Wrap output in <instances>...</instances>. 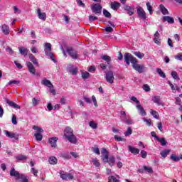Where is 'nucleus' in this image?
Here are the masks:
<instances>
[{
  "mask_svg": "<svg viewBox=\"0 0 182 182\" xmlns=\"http://www.w3.org/2000/svg\"><path fill=\"white\" fill-rule=\"evenodd\" d=\"M19 52L21 55H23L24 56H26V55H28V48L25 47H21L19 48Z\"/></svg>",
  "mask_w": 182,
  "mask_h": 182,
  "instance_id": "28",
  "label": "nucleus"
},
{
  "mask_svg": "<svg viewBox=\"0 0 182 182\" xmlns=\"http://www.w3.org/2000/svg\"><path fill=\"white\" fill-rule=\"evenodd\" d=\"M60 103L62 105H66V97H62L60 100Z\"/></svg>",
  "mask_w": 182,
  "mask_h": 182,
  "instance_id": "61",
  "label": "nucleus"
},
{
  "mask_svg": "<svg viewBox=\"0 0 182 182\" xmlns=\"http://www.w3.org/2000/svg\"><path fill=\"white\" fill-rule=\"evenodd\" d=\"M144 170L150 174H153V168L151 167H148L146 166H144Z\"/></svg>",
  "mask_w": 182,
  "mask_h": 182,
  "instance_id": "39",
  "label": "nucleus"
},
{
  "mask_svg": "<svg viewBox=\"0 0 182 182\" xmlns=\"http://www.w3.org/2000/svg\"><path fill=\"white\" fill-rule=\"evenodd\" d=\"M67 53L72 58V59H79V53L72 47H69L66 50Z\"/></svg>",
  "mask_w": 182,
  "mask_h": 182,
  "instance_id": "3",
  "label": "nucleus"
},
{
  "mask_svg": "<svg viewBox=\"0 0 182 182\" xmlns=\"http://www.w3.org/2000/svg\"><path fill=\"white\" fill-rule=\"evenodd\" d=\"M41 84L44 85V86H46L47 87H53V85L50 82V80L48 79H43L41 81Z\"/></svg>",
  "mask_w": 182,
  "mask_h": 182,
  "instance_id": "18",
  "label": "nucleus"
},
{
  "mask_svg": "<svg viewBox=\"0 0 182 182\" xmlns=\"http://www.w3.org/2000/svg\"><path fill=\"white\" fill-rule=\"evenodd\" d=\"M28 58L33 63V65H36L38 68H39V63H38V59L35 58V55L33 54H29Z\"/></svg>",
  "mask_w": 182,
  "mask_h": 182,
  "instance_id": "19",
  "label": "nucleus"
},
{
  "mask_svg": "<svg viewBox=\"0 0 182 182\" xmlns=\"http://www.w3.org/2000/svg\"><path fill=\"white\" fill-rule=\"evenodd\" d=\"M143 89L145 90V92H150V86H149L147 84L144 85Z\"/></svg>",
  "mask_w": 182,
  "mask_h": 182,
  "instance_id": "57",
  "label": "nucleus"
},
{
  "mask_svg": "<svg viewBox=\"0 0 182 182\" xmlns=\"http://www.w3.org/2000/svg\"><path fill=\"white\" fill-rule=\"evenodd\" d=\"M6 52H9V53L10 55H12L14 53V50H12V48H11V47H7L6 48Z\"/></svg>",
  "mask_w": 182,
  "mask_h": 182,
  "instance_id": "63",
  "label": "nucleus"
},
{
  "mask_svg": "<svg viewBox=\"0 0 182 182\" xmlns=\"http://www.w3.org/2000/svg\"><path fill=\"white\" fill-rule=\"evenodd\" d=\"M11 122L13 124H15V125L18 124V121H16V116L15 115L12 116Z\"/></svg>",
  "mask_w": 182,
  "mask_h": 182,
  "instance_id": "55",
  "label": "nucleus"
},
{
  "mask_svg": "<svg viewBox=\"0 0 182 182\" xmlns=\"http://www.w3.org/2000/svg\"><path fill=\"white\" fill-rule=\"evenodd\" d=\"M103 15L105 16V18H110V16H112V14H110V12H109L106 9L103 10Z\"/></svg>",
  "mask_w": 182,
  "mask_h": 182,
  "instance_id": "46",
  "label": "nucleus"
},
{
  "mask_svg": "<svg viewBox=\"0 0 182 182\" xmlns=\"http://www.w3.org/2000/svg\"><path fill=\"white\" fill-rule=\"evenodd\" d=\"M77 68H72L69 69V72L71 75H77Z\"/></svg>",
  "mask_w": 182,
  "mask_h": 182,
  "instance_id": "37",
  "label": "nucleus"
},
{
  "mask_svg": "<svg viewBox=\"0 0 182 182\" xmlns=\"http://www.w3.org/2000/svg\"><path fill=\"white\" fill-rule=\"evenodd\" d=\"M136 14L141 19H146L147 18L146 11H144V9L140 6L136 8Z\"/></svg>",
  "mask_w": 182,
  "mask_h": 182,
  "instance_id": "6",
  "label": "nucleus"
},
{
  "mask_svg": "<svg viewBox=\"0 0 182 182\" xmlns=\"http://www.w3.org/2000/svg\"><path fill=\"white\" fill-rule=\"evenodd\" d=\"M77 4L78 6H82V8H85V4L81 0H77Z\"/></svg>",
  "mask_w": 182,
  "mask_h": 182,
  "instance_id": "59",
  "label": "nucleus"
},
{
  "mask_svg": "<svg viewBox=\"0 0 182 182\" xmlns=\"http://www.w3.org/2000/svg\"><path fill=\"white\" fill-rule=\"evenodd\" d=\"M10 176L11 177H15L16 180H18V178H19V176H21V173H19V172L16 171L15 170V168H11V169L10 171Z\"/></svg>",
  "mask_w": 182,
  "mask_h": 182,
  "instance_id": "12",
  "label": "nucleus"
},
{
  "mask_svg": "<svg viewBox=\"0 0 182 182\" xmlns=\"http://www.w3.org/2000/svg\"><path fill=\"white\" fill-rule=\"evenodd\" d=\"M17 180H19L20 182H28V176H26L25 174L21 173V175L18 176V178Z\"/></svg>",
  "mask_w": 182,
  "mask_h": 182,
  "instance_id": "23",
  "label": "nucleus"
},
{
  "mask_svg": "<svg viewBox=\"0 0 182 182\" xmlns=\"http://www.w3.org/2000/svg\"><path fill=\"white\" fill-rule=\"evenodd\" d=\"M128 149L129 151H130V153H132V154H139V153H140V149L134 148L132 146H129Z\"/></svg>",
  "mask_w": 182,
  "mask_h": 182,
  "instance_id": "20",
  "label": "nucleus"
},
{
  "mask_svg": "<svg viewBox=\"0 0 182 182\" xmlns=\"http://www.w3.org/2000/svg\"><path fill=\"white\" fill-rule=\"evenodd\" d=\"M150 113L151 115H153L154 119H159V112H157L156 111H154L153 109H151Z\"/></svg>",
  "mask_w": 182,
  "mask_h": 182,
  "instance_id": "36",
  "label": "nucleus"
},
{
  "mask_svg": "<svg viewBox=\"0 0 182 182\" xmlns=\"http://www.w3.org/2000/svg\"><path fill=\"white\" fill-rule=\"evenodd\" d=\"M175 59H176V60L182 61V53H178L176 55H175Z\"/></svg>",
  "mask_w": 182,
  "mask_h": 182,
  "instance_id": "58",
  "label": "nucleus"
},
{
  "mask_svg": "<svg viewBox=\"0 0 182 182\" xmlns=\"http://www.w3.org/2000/svg\"><path fill=\"white\" fill-rule=\"evenodd\" d=\"M105 79L108 83H110L111 85L114 82V74L113 73V71H109L105 74Z\"/></svg>",
  "mask_w": 182,
  "mask_h": 182,
  "instance_id": "4",
  "label": "nucleus"
},
{
  "mask_svg": "<svg viewBox=\"0 0 182 182\" xmlns=\"http://www.w3.org/2000/svg\"><path fill=\"white\" fill-rule=\"evenodd\" d=\"M132 133H133V131L132 130V127H129L127 128V130L124 132V135L126 136H130V134H132Z\"/></svg>",
  "mask_w": 182,
  "mask_h": 182,
  "instance_id": "43",
  "label": "nucleus"
},
{
  "mask_svg": "<svg viewBox=\"0 0 182 182\" xmlns=\"http://www.w3.org/2000/svg\"><path fill=\"white\" fill-rule=\"evenodd\" d=\"M33 129L36 130L38 133H43V129L36 125L33 126Z\"/></svg>",
  "mask_w": 182,
  "mask_h": 182,
  "instance_id": "40",
  "label": "nucleus"
},
{
  "mask_svg": "<svg viewBox=\"0 0 182 182\" xmlns=\"http://www.w3.org/2000/svg\"><path fill=\"white\" fill-rule=\"evenodd\" d=\"M134 55H135L136 58H139V59H143V58H144V53H140V51L134 52Z\"/></svg>",
  "mask_w": 182,
  "mask_h": 182,
  "instance_id": "31",
  "label": "nucleus"
},
{
  "mask_svg": "<svg viewBox=\"0 0 182 182\" xmlns=\"http://www.w3.org/2000/svg\"><path fill=\"white\" fill-rule=\"evenodd\" d=\"M102 160L104 163H107V161H109V154H104Z\"/></svg>",
  "mask_w": 182,
  "mask_h": 182,
  "instance_id": "51",
  "label": "nucleus"
},
{
  "mask_svg": "<svg viewBox=\"0 0 182 182\" xmlns=\"http://www.w3.org/2000/svg\"><path fill=\"white\" fill-rule=\"evenodd\" d=\"M37 15L38 18L39 19H41V21H46V13H42L41 11V9H37Z\"/></svg>",
  "mask_w": 182,
  "mask_h": 182,
  "instance_id": "11",
  "label": "nucleus"
},
{
  "mask_svg": "<svg viewBox=\"0 0 182 182\" xmlns=\"http://www.w3.org/2000/svg\"><path fill=\"white\" fill-rule=\"evenodd\" d=\"M92 163L95 167H99L100 166V163H99V161L96 159L92 160Z\"/></svg>",
  "mask_w": 182,
  "mask_h": 182,
  "instance_id": "56",
  "label": "nucleus"
},
{
  "mask_svg": "<svg viewBox=\"0 0 182 182\" xmlns=\"http://www.w3.org/2000/svg\"><path fill=\"white\" fill-rule=\"evenodd\" d=\"M35 137H36V140H37V141H41L42 139H43V136L42 134H41V132H37L34 134Z\"/></svg>",
  "mask_w": 182,
  "mask_h": 182,
  "instance_id": "35",
  "label": "nucleus"
},
{
  "mask_svg": "<svg viewBox=\"0 0 182 182\" xmlns=\"http://www.w3.org/2000/svg\"><path fill=\"white\" fill-rule=\"evenodd\" d=\"M175 105H177L178 106H181V99H180V97H176L175 98Z\"/></svg>",
  "mask_w": 182,
  "mask_h": 182,
  "instance_id": "49",
  "label": "nucleus"
},
{
  "mask_svg": "<svg viewBox=\"0 0 182 182\" xmlns=\"http://www.w3.org/2000/svg\"><path fill=\"white\" fill-rule=\"evenodd\" d=\"M97 19V16H89L90 22H95V21H96Z\"/></svg>",
  "mask_w": 182,
  "mask_h": 182,
  "instance_id": "60",
  "label": "nucleus"
},
{
  "mask_svg": "<svg viewBox=\"0 0 182 182\" xmlns=\"http://www.w3.org/2000/svg\"><path fill=\"white\" fill-rule=\"evenodd\" d=\"M1 31L4 35H9L11 33V30L9 29V26L6 24H3L1 26Z\"/></svg>",
  "mask_w": 182,
  "mask_h": 182,
  "instance_id": "14",
  "label": "nucleus"
},
{
  "mask_svg": "<svg viewBox=\"0 0 182 182\" xmlns=\"http://www.w3.org/2000/svg\"><path fill=\"white\" fill-rule=\"evenodd\" d=\"M136 109L141 116H146L147 113L146 112L144 108H143V106H141V105H136Z\"/></svg>",
  "mask_w": 182,
  "mask_h": 182,
  "instance_id": "15",
  "label": "nucleus"
},
{
  "mask_svg": "<svg viewBox=\"0 0 182 182\" xmlns=\"http://www.w3.org/2000/svg\"><path fill=\"white\" fill-rule=\"evenodd\" d=\"M116 160L114 159V157L113 156H109L107 163H109V165L111 167H113V166H114V163H115Z\"/></svg>",
  "mask_w": 182,
  "mask_h": 182,
  "instance_id": "30",
  "label": "nucleus"
},
{
  "mask_svg": "<svg viewBox=\"0 0 182 182\" xmlns=\"http://www.w3.org/2000/svg\"><path fill=\"white\" fill-rule=\"evenodd\" d=\"M159 8L163 15H168V10H167V9L164 7V5L160 4Z\"/></svg>",
  "mask_w": 182,
  "mask_h": 182,
  "instance_id": "25",
  "label": "nucleus"
},
{
  "mask_svg": "<svg viewBox=\"0 0 182 182\" xmlns=\"http://www.w3.org/2000/svg\"><path fill=\"white\" fill-rule=\"evenodd\" d=\"M170 149H165L161 152V156L164 158L167 157V155L170 154Z\"/></svg>",
  "mask_w": 182,
  "mask_h": 182,
  "instance_id": "33",
  "label": "nucleus"
},
{
  "mask_svg": "<svg viewBox=\"0 0 182 182\" xmlns=\"http://www.w3.org/2000/svg\"><path fill=\"white\" fill-rule=\"evenodd\" d=\"M31 50L32 53H38V48H36V47H35L34 46H33L31 48Z\"/></svg>",
  "mask_w": 182,
  "mask_h": 182,
  "instance_id": "62",
  "label": "nucleus"
},
{
  "mask_svg": "<svg viewBox=\"0 0 182 182\" xmlns=\"http://www.w3.org/2000/svg\"><path fill=\"white\" fill-rule=\"evenodd\" d=\"M90 126L92 127V129H97V124L93 121L90 122Z\"/></svg>",
  "mask_w": 182,
  "mask_h": 182,
  "instance_id": "50",
  "label": "nucleus"
},
{
  "mask_svg": "<svg viewBox=\"0 0 182 182\" xmlns=\"http://www.w3.org/2000/svg\"><path fill=\"white\" fill-rule=\"evenodd\" d=\"M26 66L28 69V72H30L31 75H35V73H36V69L35 68V66H33V64H32V63L27 61Z\"/></svg>",
  "mask_w": 182,
  "mask_h": 182,
  "instance_id": "10",
  "label": "nucleus"
},
{
  "mask_svg": "<svg viewBox=\"0 0 182 182\" xmlns=\"http://www.w3.org/2000/svg\"><path fill=\"white\" fill-rule=\"evenodd\" d=\"M64 137H65L70 143H73V144L77 143V139L76 136L73 134V129L69 127H67L64 130Z\"/></svg>",
  "mask_w": 182,
  "mask_h": 182,
  "instance_id": "2",
  "label": "nucleus"
},
{
  "mask_svg": "<svg viewBox=\"0 0 182 182\" xmlns=\"http://www.w3.org/2000/svg\"><path fill=\"white\" fill-rule=\"evenodd\" d=\"M124 56L127 65H130L131 62L133 69L138 72V73H144V72L147 70V68L144 66V65H139L137 58L133 57L132 54L127 53Z\"/></svg>",
  "mask_w": 182,
  "mask_h": 182,
  "instance_id": "1",
  "label": "nucleus"
},
{
  "mask_svg": "<svg viewBox=\"0 0 182 182\" xmlns=\"http://www.w3.org/2000/svg\"><path fill=\"white\" fill-rule=\"evenodd\" d=\"M58 137H51L48 139V141L51 146V147H53L54 149H56L57 147V141H58Z\"/></svg>",
  "mask_w": 182,
  "mask_h": 182,
  "instance_id": "13",
  "label": "nucleus"
},
{
  "mask_svg": "<svg viewBox=\"0 0 182 182\" xmlns=\"http://www.w3.org/2000/svg\"><path fill=\"white\" fill-rule=\"evenodd\" d=\"M92 151L93 153H95V154L100 155V151L97 147H92Z\"/></svg>",
  "mask_w": 182,
  "mask_h": 182,
  "instance_id": "54",
  "label": "nucleus"
},
{
  "mask_svg": "<svg viewBox=\"0 0 182 182\" xmlns=\"http://www.w3.org/2000/svg\"><path fill=\"white\" fill-rule=\"evenodd\" d=\"M6 103H8L9 106L11 107H14V109H21V106L12 101L7 100Z\"/></svg>",
  "mask_w": 182,
  "mask_h": 182,
  "instance_id": "21",
  "label": "nucleus"
},
{
  "mask_svg": "<svg viewBox=\"0 0 182 182\" xmlns=\"http://www.w3.org/2000/svg\"><path fill=\"white\" fill-rule=\"evenodd\" d=\"M108 182H120L119 180L117 179L116 177L111 176L109 177V181Z\"/></svg>",
  "mask_w": 182,
  "mask_h": 182,
  "instance_id": "45",
  "label": "nucleus"
},
{
  "mask_svg": "<svg viewBox=\"0 0 182 182\" xmlns=\"http://www.w3.org/2000/svg\"><path fill=\"white\" fill-rule=\"evenodd\" d=\"M143 121L145 122V123H146V124L148 126H151V119H146V118H144L143 119Z\"/></svg>",
  "mask_w": 182,
  "mask_h": 182,
  "instance_id": "53",
  "label": "nucleus"
},
{
  "mask_svg": "<svg viewBox=\"0 0 182 182\" xmlns=\"http://www.w3.org/2000/svg\"><path fill=\"white\" fill-rule=\"evenodd\" d=\"M141 156L142 157V159H146V157H147V151H146L144 150H141Z\"/></svg>",
  "mask_w": 182,
  "mask_h": 182,
  "instance_id": "52",
  "label": "nucleus"
},
{
  "mask_svg": "<svg viewBox=\"0 0 182 182\" xmlns=\"http://www.w3.org/2000/svg\"><path fill=\"white\" fill-rule=\"evenodd\" d=\"M90 77V74L88 72L82 73V79H89Z\"/></svg>",
  "mask_w": 182,
  "mask_h": 182,
  "instance_id": "42",
  "label": "nucleus"
},
{
  "mask_svg": "<svg viewBox=\"0 0 182 182\" xmlns=\"http://www.w3.org/2000/svg\"><path fill=\"white\" fill-rule=\"evenodd\" d=\"M102 6L100 4H94L91 6V9L96 15H100L102 14Z\"/></svg>",
  "mask_w": 182,
  "mask_h": 182,
  "instance_id": "5",
  "label": "nucleus"
},
{
  "mask_svg": "<svg viewBox=\"0 0 182 182\" xmlns=\"http://www.w3.org/2000/svg\"><path fill=\"white\" fill-rule=\"evenodd\" d=\"M101 58L103 59V60H105V62H107V65H110V62H112V59L110 58V56L102 55Z\"/></svg>",
  "mask_w": 182,
  "mask_h": 182,
  "instance_id": "32",
  "label": "nucleus"
},
{
  "mask_svg": "<svg viewBox=\"0 0 182 182\" xmlns=\"http://www.w3.org/2000/svg\"><path fill=\"white\" fill-rule=\"evenodd\" d=\"M45 50H48V52H50V50H52V44L49 43H46L45 44Z\"/></svg>",
  "mask_w": 182,
  "mask_h": 182,
  "instance_id": "41",
  "label": "nucleus"
},
{
  "mask_svg": "<svg viewBox=\"0 0 182 182\" xmlns=\"http://www.w3.org/2000/svg\"><path fill=\"white\" fill-rule=\"evenodd\" d=\"M60 176L63 180H73L74 177L72 173H68L65 172H60Z\"/></svg>",
  "mask_w": 182,
  "mask_h": 182,
  "instance_id": "8",
  "label": "nucleus"
},
{
  "mask_svg": "<svg viewBox=\"0 0 182 182\" xmlns=\"http://www.w3.org/2000/svg\"><path fill=\"white\" fill-rule=\"evenodd\" d=\"M156 73H158V75H159V76H161V77H163V79H166V73H164V72H163L161 68H157Z\"/></svg>",
  "mask_w": 182,
  "mask_h": 182,
  "instance_id": "29",
  "label": "nucleus"
},
{
  "mask_svg": "<svg viewBox=\"0 0 182 182\" xmlns=\"http://www.w3.org/2000/svg\"><path fill=\"white\" fill-rule=\"evenodd\" d=\"M156 140L161 143V146H166L167 145V141H166V139L164 138H160L159 136H156Z\"/></svg>",
  "mask_w": 182,
  "mask_h": 182,
  "instance_id": "27",
  "label": "nucleus"
},
{
  "mask_svg": "<svg viewBox=\"0 0 182 182\" xmlns=\"http://www.w3.org/2000/svg\"><path fill=\"white\" fill-rule=\"evenodd\" d=\"M152 102L158 105V106H163V102H161V99H160V96H154L152 97Z\"/></svg>",
  "mask_w": 182,
  "mask_h": 182,
  "instance_id": "16",
  "label": "nucleus"
},
{
  "mask_svg": "<svg viewBox=\"0 0 182 182\" xmlns=\"http://www.w3.org/2000/svg\"><path fill=\"white\" fill-rule=\"evenodd\" d=\"M124 11H126L127 14L132 16V15H134V7L130 6L127 4H124L123 7Z\"/></svg>",
  "mask_w": 182,
  "mask_h": 182,
  "instance_id": "7",
  "label": "nucleus"
},
{
  "mask_svg": "<svg viewBox=\"0 0 182 182\" xmlns=\"http://www.w3.org/2000/svg\"><path fill=\"white\" fill-rule=\"evenodd\" d=\"M4 133L6 137H9V139H18V137H19V134L11 132L7 130H4Z\"/></svg>",
  "mask_w": 182,
  "mask_h": 182,
  "instance_id": "9",
  "label": "nucleus"
},
{
  "mask_svg": "<svg viewBox=\"0 0 182 182\" xmlns=\"http://www.w3.org/2000/svg\"><path fill=\"white\" fill-rule=\"evenodd\" d=\"M105 32H107L108 33H110L113 32V28L106 27L105 28Z\"/></svg>",
  "mask_w": 182,
  "mask_h": 182,
  "instance_id": "64",
  "label": "nucleus"
},
{
  "mask_svg": "<svg viewBox=\"0 0 182 182\" xmlns=\"http://www.w3.org/2000/svg\"><path fill=\"white\" fill-rule=\"evenodd\" d=\"M48 161L50 164H56V163H58V159L55 156H51L49 158Z\"/></svg>",
  "mask_w": 182,
  "mask_h": 182,
  "instance_id": "34",
  "label": "nucleus"
},
{
  "mask_svg": "<svg viewBox=\"0 0 182 182\" xmlns=\"http://www.w3.org/2000/svg\"><path fill=\"white\" fill-rule=\"evenodd\" d=\"M39 102L40 100L36 99V98H33L32 99V105L33 106H38V105H39Z\"/></svg>",
  "mask_w": 182,
  "mask_h": 182,
  "instance_id": "47",
  "label": "nucleus"
},
{
  "mask_svg": "<svg viewBox=\"0 0 182 182\" xmlns=\"http://www.w3.org/2000/svg\"><path fill=\"white\" fill-rule=\"evenodd\" d=\"M21 83V81L19 80H11L8 82L6 86H11V85H19Z\"/></svg>",
  "mask_w": 182,
  "mask_h": 182,
  "instance_id": "38",
  "label": "nucleus"
},
{
  "mask_svg": "<svg viewBox=\"0 0 182 182\" xmlns=\"http://www.w3.org/2000/svg\"><path fill=\"white\" fill-rule=\"evenodd\" d=\"M171 76L173 79H175V80L178 79V80H180V77H178V75L177 74V72L172 71Z\"/></svg>",
  "mask_w": 182,
  "mask_h": 182,
  "instance_id": "44",
  "label": "nucleus"
},
{
  "mask_svg": "<svg viewBox=\"0 0 182 182\" xmlns=\"http://www.w3.org/2000/svg\"><path fill=\"white\" fill-rule=\"evenodd\" d=\"M26 156L25 155H18L16 156V160L18 161H23V160H26Z\"/></svg>",
  "mask_w": 182,
  "mask_h": 182,
  "instance_id": "48",
  "label": "nucleus"
},
{
  "mask_svg": "<svg viewBox=\"0 0 182 182\" xmlns=\"http://www.w3.org/2000/svg\"><path fill=\"white\" fill-rule=\"evenodd\" d=\"M111 8L114 10L116 11V9H119L120 8V3L117 1H114L111 3Z\"/></svg>",
  "mask_w": 182,
  "mask_h": 182,
  "instance_id": "24",
  "label": "nucleus"
},
{
  "mask_svg": "<svg viewBox=\"0 0 182 182\" xmlns=\"http://www.w3.org/2000/svg\"><path fill=\"white\" fill-rule=\"evenodd\" d=\"M162 21L163 22H168V23H174V18L169 16H164Z\"/></svg>",
  "mask_w": 182,
  "mask_h": 182,
  "instance_id": "17",
  "label": "nucleus"
},
{
  "mask_svg": "<svg viewBox=\"0 0 182 182\" xmlns=\"http://www.w3.org/2000/svg\"><path fill=\"white\" fill-rule=\"evenodd\" d=\"M146 6L147 8V11H149V14L153 15V12H154L153 6L151 4H150V2H149V1L146 3Z\"/></svg>",
  "mask_w": 182,
  "mask_h": 182,
  "instance_id": "26",
  "label": "nucleus"
},
{
  "mask_svg": "<svg viewBox=\"0 0 182 182\" xmlns=\"http://www.w3.org/2000/svg\"><path fill=\"white\" fill-rule=\"evenodd\" d=\"M170 159L173 161H180V160H182V155H180L179 156H178L176 154H171L170 156Z\"/></svg>",
  "mask_w": 182,
  "mask_h": 182,
  "instance_id": "22",
  "label": "nucleus"
}]
</instances>
